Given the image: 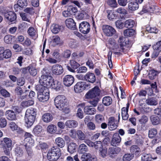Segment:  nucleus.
<instances>
[{
  "label": "nucleus",
  "mask_w": 161,
  "mask_h": 161,
  "mask_svg": "<svg viewBox=\"0 0 161 161\" xmlns=\"http://www.w3.org/2000/svg\"><path fill=\"white\" fill-rule=\"evenodd\" d=\"M146 103L149 105L155 106L158 104V100L155 97H149L146 100Z\"/></svg>",
  "instance_id": "22"
},
{
  "label": "nucleus",
  "mask_w": 161,
  "mask_h": 161,
  "mask_svg": "<svg viewBox=\"0 0 161 161\" xmlns=\"http://www.w3.org/2000/svg\"><path fill=\"white\" fill-rule=\"evenodd\" d=\"M36 90L38 91L37 92V98L41 102H44L47 101L49 99V93L44 92L43 89L40 88L39 90L38 87H36Z\"/></svg>",
  "instance_id": "5"
},
{
  "label": "nucleus",
  "mask_w": 161,
  "mask_h": 161,
  "mask_svg": "<svg viewBox=\"0 0 161 161\" xmlns=\"http://www.w3.org/2000/svg\"><path fill=\"white\" fill-rule=\"evenodd\" d=\"M88 17L87 14L85 12H83L78 14L76 16V18L78 20L85 19Z\"/></svg>",
  "instance_id": "44"
},
{
  "label": "nucleus",
  "mask_w": 161,
  "mask_h": 161,
  "mask_svg": "<svg viewBox=\"0 0 161 161\" xmlns=\"http://www.w3.org/2000/svg\"><path fill=\"white\" fill-rule=\"evenodd\" d=\"M74 80V78L72 75H67L64 77L63 79V82L65 86L69 87L73 83Z\"/></svg>",
  "instance_id": "11"
},
{
  "label": "nucleus",
  "mask_w": 161,
  "mask_h": 161,
  "mask_svg": "<svg viewBox=\"0 0 161 161\" xmlns=\"http://www.w3.org/2000/svg\"><path fill=\"white\" fill-rule=\"evenodd\" d=\"M42 119L44 122L48 123L52 120L53 116L50 113H45L43 115Z\"/></svg>",
  "instance_id": "28"
},
{
  "label": "nucleus",
  "mask_w": 161,
  "mask_h": 161,
  "mask_svg": "<svg viewBox=\"0 0 161 161\" xmlns=\"http://www.w3.org/2000/svg\"><path fill=\"white\" fill-rule=\"evenodd\" d=\"M124 35L126 37H130L135 34V31L133 29H127L124 31Z\"/></svg>",
  "instance_id": "38"
},
{
  "label": "nucleus",
  "mask_w": 161,
  "mask_h": 161,
  "mask_svg": "<svg viewBox=\"0 0 161 161\" xmlns=\"http://www.w3.org/2000/svg\"><path fill=\"white\" fill-rule=\"evenodd\" d=\"M77 136L78 138L80 141L85 140L86 135L81 130H77Z\"/></svg>",
  "instance_id": "40"
},
{
  "label": "nucleus",
  "mask_w": 161,
  "mask_h": 161,
  "mask_svg": "<svg viewBox=\"0 0 161 161\" xmlns=\"http://www.w3.org/2000/svg\"><path fill=\"white\" fill-rule=\"evenodd\" d=\"M77 134V130H76L75 129L70 130L69 135L72 138L74 139L76 138Z\"/></svg>",
  "instance_id": "59"
},
{
  "label": "nucleus",
  "mask_w": 161,
  "mask_h": 161,
  "mask_svg": "<svg viewBox=\"0 0 161 161\" xmlns=\"http://www.w3.org/2000/svg\"><path fill=\"white\" fill-rule=\"evenodd\" d=\"M153 47L154 49L161 51V38L153 46Z\"/></svg>",
  "instance_id": "60"
},
{
  "label": "nucleus",
  "mask_w": 161,
  "mask_h": 161,
  "mask_svg": "<svg viewBox=\"0 0 161 161\" xmlns=\"http://www.w3.org/2000/svg\"><path fill=\"white\" fill-rule=\"evenodd\" d=\"M36 109L33 108H29L26 110L25 116L27 117H31L32 116L36 118Z\"/></svg>",
  "instance_id": "27"
},
{
  "label": "nucleus",
  "mask_w": 161,
  "mask_h": 161,
  "mask_svg": "<svg viewBox=\"0 0 161 161\" xmlns=\"http://www.w3.org/2000/svg\"><path fill=\"white\" fill-rule=\"evenodd\" d=\"M61 86V82L57 80L54 81L53 80V82L52 83V85H51L52 88L57 91L60 90Z\"/></svg>",
  "instance_id": "31"
},
{
  "label": "nucleus",
  "mask_w": 161,
  "mask_h": 161,
  "mask_svg": "<svg viewBox=\"0 0 161 161\" xmlns=\"http://www.w3.org/2000/svg\"><path fill=\"white\" fill-rule=\"evenodd\" d=\"M46 60L51 64H56L57 62V61L56 59L53 58L49 56H46Z\"/></svg>",
  "instance_id": "63"
},
{
  "label": "nucleus",
  "mask_w": 161,
  "mask_h": 161,
  "mask_svg": "<svg viewBox=\"0 0 161 161\" xmlns=\"http://www.w3.org/2000/svg\"><path fill=\"white\" fill-rule=\"evenodd\" d=\"M134 157V155L131 153L125 154L123 156V161H130Z\"/></svg>",
  "instance_id": "46"
},
{
  "label": "nucleus",
  "mask_w": 161,
  "mask_h": 161,
  "mask_svg": "<svg viewBox=\"0 0 161 161\" xmlns=\"http://www.w3.org/2000/svg\"><path fill=\"white\" fill-rule=\"evenodd\" d=\"M102 28L104 34L107 36H112L116 33L115 30L111 26L107 25H103Z\"/></svg>",
  "instance_id": "7"
},
{
  "label": "nucleus",
  "mask_w": 161,
  "mask_h": 161,
  "mask_svg": "<svg viewBox=\"0 0 161 161\" xmlns=\"http://www.w3.org/2000/svg\"><path fill=\"white\" fill-rule=\"evenodd\" d=\"M148 119L147 116L145 115H142L139 119V121L142 125H145L148 121Z\"/></svg>",
  "instance_id": "50"
},
{
  "label": "nucleus",
  "mask_w": 161,
  "mask_h": 161,
  "mask_svg": "<svg viewBox=\"0 0 161 161\" xmlns=\"http://www.w3.org/2000/svg\"><path fill=\"white\" fill-rule=\"evenodd\" d=\"M61 27L57 24H53L51 27V31L53 33L56 34L58 33L60 30Z\"/></svg>",
  "instance_id": "33"
},
{
  "label": "nucleus",
  "mask_w": 161,
  "mask_h": 161,
  "mask_svg": "<svg viewBox=\"0 0 161 161\" xmlns=\"http://www.w3.org/2000/svg\"><path fill=\"white\" fill-rule=\"evenodd\" d=\"M84 82L81 81L78 82L74 86V90L75 92L80 93L84 90V85H85Z\"/></svg>",
  "instance_id": "18"
},
{
  "label": "nucleus",
  "mask_w": 161,
  "mask_h": 161,
  "mask_svg": "<svg viewBox=\"0 0 161 161\" xmlns=\"http://www.w3.org/2000/svg\"><path fill=\"white\" fill-rule=\"evenodd\" d=\"M65 125L68 127L70 128H75L77 126L78 122L74 120H69L65 123Z\"/></svg>",
  "instance_id": "21"
},
{
  "label": "nucleus",
  "mask_w": 161,
  "mask_h": 161,
  "mask_svg": "<svg viewBox=\"0 0 161 161\" xmlns=\"http://www.w3.org/2000/svg\"><path fill=\"white\" fill-rule=\"evenodd\" d=\"M34 102L32 100H29L27 101H23L21 103L20 105L23 108L27 107L33 105Z\"/></svg>",
  "instance_id": "43"
},
{
  "label": "nucleus",
  "mask_w": 161,
  "mask_h": 161,
  "mask_svg": "<svg viewBox=\"0 0 161 161\" xmlns=\"http://www.w3.org/2000/svg\"><path fill=\"white\" fill-rule=\"evenodd\" d=\"M150 119L152 124L153 125H157L160 123V119L158 117L155 115H151L150 117Z\"/></svg>",
  "instance_id": "29"
},
{
  "label": "nucleus",
  "mask_w": 161,
  "mask_h": 161,
  "mask_svg": "<svg viewBox=\"0 0 161 161\" xmlns=\"http://www.w3.org/2000/svg\"><path fill=\"white\" fill-rule=\"evenodd\" d=\"M125 47L124 46L123 44H119V45L116 44L113 47V50L114 51V54L120 55L121 54V52L125 53L126 51Z\"/></svg>",
  "instance_id": "10"
},
{
  "label": "nucleus",
  "mask_w": 161,
  "mask_h": 161,
  "mask_svg": "<svg viewBox=\"0 0 161 161\" xmlns=\"http://www.w3.org/2000/svg\"><path fill=\"white\" fill-rule=\"evenodd\" d=\"M55 143L57 146L61 147H63L65 145V142L63 138L61 137H57L55 140Z\"/></svg>",
  "instance_id": "35"
},
{
  "label": "nucleus",
  "mask_w": 161,
  "mask_h": 161,
  "mask_svg": "<svg viewBox=\"0 0 161 161\" xmlns=\"http://www.w3.org/2000/svg\"><path fill=\"white\" fill-rule=\"evenodd\" d=\"M9 125L10 129L13 131L16 130L18 128L17 125L15 122L13 121L10 122Z\"/></svg>",
  "instance_id": "58"
},
{
  "label": "nucleus",
  "mask_w": 161,
  "mask_h": 161,
  "mask_svg": "<svg viewBox=\"0 0 161 161\" xmlns=\"http://www.w3.org/2000/svg\"><path fill=\"white\" fill-rule=\"evenodd\" d=\"M81 160V161H96L97 159L95 157H92L90 154L86 153L82 155Z\"/></svg>",
  "instance_id": "17"
},
{
  "label": "nucleus",
  "mask_w": 161,
  "mask_h": 161,
  "mask_svg": "<svg viewBox=\"0 0 161 161\" xmlns=\"http://www.w3.org/2000/svg\"><path fill=\"white\" fill-rule=\"evenodd\" d=\"M42 127L40 125H37L34 128L33 132L36 135L39 134L42 131Z\"/></svg>",
  "instance_id": "52"
},
{
  "label": "nucleus",
  "mask_w": 161,
  "mask_h": 161,
  "mask_svg": "<svg viewBox=\"0 0 161 161\" xmlns=\"http://www.w3.org/2000/svg\"><path fill=\"white\" fill-rule=\"evenodd\" d=\"M120 151V149L119 147L112 148L109 149L108 152L110 154L113 155L118 153Z\"/></svg>",
  "instance_id": "53"
},
{
  "label": "nucleus",
  "mask_w": 161,
  "mask_h": 161,
  "mask_svg": "<svg viewBox=\"0 0 161 161\" xmlns=\"http://www.w3.org/2000/svg\"><path fill=\"white\" fill-rule=\"evenodd\" d=\"M27 5V3L26 0H18L17 2V4L14 6V8H17L19 6L21 8H24Z\"/></svg>",
  "instance_id": "34"
},
{
  "label": "nucleus",
  "mask_w": 161,
  "mask_h": 161,
  "mask_svg": "<svg viewBox=\"0 0 161 161\" xmlns=\"http://www.w3.org/2000/svg\"><path fill=\"white\" fill-rule=\"evenodd\" d=\"M121 141V138L118 133H114L112 137L110 144L112 146L116 147L119 145Z\"/></svg>",
  "instance_id": "9"
},
{
  "label": "nucleus",
  "mask_w": 161,
  "mask_h": 161,
  "mask_svg": "<svg viewBox=\"0 0 161 161\" xmlns=\"http://www.w3.org/2000/svg\"><path fill=\"white\" fill-rule=\"evenodd\" d=\"M28 70L30 75L33 76H35L37 74V70L34 67H29Z\"/></svg>",
  "instance_id": "51"
},
{
  "label": "nucleus",
  "mask_w": 161,
  "mask_h": 161,
  "mask_svg": "<svg viewBox=\"0 0 161 161\" xmlns=\"http://www.w3.org/2000/svg\"><path fill=\"white\" fill-rule=\"evenodd\" d=\"M157 133V131L156 129H151L149 130L148 136L149 138H152L155 136Z\"/></svg>",
  "instance_id": "48"
},
{
  "label": "nucleus",
  "mask_w": 161,
  "mask_h": 161,
  "mask_svg": "<svg viewBox=\"0 0 161 161\" xmlns=\"http://www.w3.org/2000/svg\"><path fill=\"white\" fill-rule=\"evenodd\" d=\"M130 152L131 154H135V155L137 156L140 154L141 150L140 148L136 145H133L131 146L130 148Z\"/></svg>",
  "instance_id": "25"
},
{
  "label": "nucleus",
  "mask_w": 161,
  "mask_h": 161,
  "mask_svg": "<svg viewBox=\"0 0 161 161\" xmlns=\"http://www.w3.org/2000/svg\"><path fill=\"white\" fill-rule=\"evenodd\" d=\"M0 12L5 19L10 22L14 21L16 19V14L13 11H9L7 7H3L0 10Z\"/></svg>",
  "instance_id": "4"
},
{
  "label": "nucleus",
  "mask_w": 161,
  "mask_h": 161,
  "mask_svg": "<svg viewBox=\"0 0 161 161\" xmlns=\"http://www.w3.org/2000/svg\"><path fill=\"white\" fill-rule=\"evenodd\" d=\"M94 147L97 149L100 150L102 149L103 145L101 141H96L94 142Z\"/></svg>",
  "instance_id": "56"
},
{
  "label": "nucleus",
  "mask_w": 161,
  "mask_h": 161,
  "mask_svg": "<svg viewBox=\"0 0 161 161\" xmlns=\"http://www.w3.org/2000/svg\"><path fill=\"white\" fill-rule=\"evenodd\" d=\"M66 25L67 27L74 30L76 29V25L74 20L71 18L67 19L65 21Z\"/></svg>",
  "instance_id": "15"
},
{
  "label": "nucleus",
  "mask_w": 161,
  "mask_h": 161,
  "mask_svg": "<svg viewBox=\"0 0 161 161\" xmlns=\"http://www.w3.org/2000/svg\"><path fill=\"white\" fill-rule=\"evenodd\" d=\"M61 155L60 149L56 146L53 147L49 151L47 154V158L50 161H55Z\"/></svg>",
  "instance_id": "3"
},
{
  "label": "nucleus",
  "mask_w": 161,
  "mask_h": 161,
  "mask_svg": "<svg viewBox=\"0 0 161 161\" xmlns=\"http://www.w3.org/2000/svg\"><path fill=\"white\" fill-rule=\"evenodd\" d=\"M68 9L71 15L73 14L74 15L78 11L77 9L76 8L71 6H69L68 7Z\"/></svg>",
  "instance_id": "61"
},
{
  "label": "nucleus",
  "mask_w": 161,
  "mask_h": 161,
  "mask_svg": "<svg viewBox=\"0 0 161 161\" xmlns=\"http://www.w3.org/2000/svg\"><path fill=\"white\" fill-rule=\"evenodd\" d=\"M12 56V53L11 51L9 49H6L4 50L3 52V54L2 55V59H0V60H3L4 58H8L11 57Z\"/></svg>",
  "instance_id": "36"
},
{
  "label": "nucleus",
  "mask_w": 161,
  "mask_h": 161,
  "mask_svg": "<svg viewBox=\"0 0 161 161\" xmlns=\"http://www.w3.org/2000/svg\"><path fill=\"white\" fill-rule=\"evenodd\" d=\"M85 80L90 83H94L96 81V77L94 74L88 72L84 76Z\"/></svg>",
  "instance_id": "14"
},
{
  "label": "nucleus",
  "mask_w": 161,
  "mask_h": 161,
  "mask_svg": "<svg viewBox=\"0 0 161 161\" xmlns=\"http://www.w3.org/2000/svg\"><path fill=\"white\" fill-rule=\"evenodd\" d=\"M84 112L87 114L93 115L96 113V109L91 106H87L84 108Z\"/></svg>",
  "instance_id": "20"
},
{
  "label": "nucleus",
  "mask_w": 161,
  "mask_h": 161,
  "mask_svg": "<svg viewBox=\"0 0 161 161\" xmlns=\"http://www.w3.org/2000/svg\"><path fill=\"white\" fill-rule=\"evenodd\" d=\"M129 107V104L127 103L126 107H123L121 109V114L122 119L124 120H126L129 117L128 114V109Z\"/></svg>",
  "instance_id": "19"
},
{
  "label": "nucleus",
  "mask_w": 161,
  "mask_h": 161,
  "mask_svg": "<svg viewBox=\"0 0 161 161\" xmlns=\"http://www.w3.org/2000/svg\"><path fill=\"white\" fill-rule=\"evenodd\" d=\"M60 42V39L58 36H54L52 37L51 40L50 42V44L55 47L57 45L59 44Z\"/></svg>",
  "instance_id": "24"
},
{
  "label": "nucleus",
  "mask_w": 161,
  "mask_h": 161,
  "mask_svg": "<svg viewBox=\"0 0 161 161\" xmlns=\"http://www.w3.org/2000/svg\"><path fill=\"white\" fill-rule=\"evenodd\" d=\"M15 154L17 157H21L23 153V151L22 149L19 147H17L15 149Z\"/></svg>",
  "instance_id": "42"
},
{
  "label": "nucleus",
  "mask_w": 161,
  "mask_h": 161,
  "mask_svg": "<svg viewBox=\"0 0 161 161\" xmlns=\"http://www.w3.org/2000/svg\"><path fill=\"white\" fill-rule=\"evenodd\" d=\"M79 29L80 32L84 34H87L90 31V25L88 22L83 21L80 24Z\"/></svg>",
  "instance_id": "8"
},
{
  "label": "nucleus",
  "mask_w": 161,
  "mask_h": 161,
  "mask_svg": "<svg viewBox=\"0 0 161 161\" xmlns=\"http://www.w3.org/2000/svg\"><path fill=\"white\" fill-rule=\"evenodd\" d=\"M70 65L74 69H76L80 66V64L74 60L70 61Z\"/></svg>",
  "instance_id": "57"
},
{
  "label": "nucleus",
  "mask_w": 161,
  "mask_h": 161,
  "mask_svg": "<svg viewBox=\"0 0 161 161\" xmlns=\"http://www.w3.org/2000/svg\"><path fill=\"white\" fill-rule=\"evenodd\" d=\"M24 141L26 143L25 147H32L34 145V141L32 138H25Z\"/></svg>",
  "instance_id": "37"
},
{
  "label": "nucleus",
  "mask_w": 161,
  "mask_h": 161,
  "mask_svg": "<svg viewBox=\"0 0 161 161\" xmlns=\"http://www.w3.org/2000/svg\"><path fill=\"white\" fill-rule=\"evenodd\" d=\"M7 118L9 120H14L16 119V114L13 111L8 110L6 111Z\"/></svg>",
  "instance_id": "26"
},
{
  "label": "nucleus",
  "mask_w": 161,
  "mask_h": 161,
  "mask_svg": "<svg viewBox=\"0 0 161 161\" xmlns=\"http://www.w3.org/2000/svg\"><path fill=\"white\" fill-rule=\"evenodd\" d=\"M158 74V72L154 70H150L148 76L151 80L154 79Z\"/></svg>",
  "instance_id": "49"
},
{
  "label": "nucleus",
  "mask_w": 161,
  "mask_h": 161,
  "mask_svg": "<svg viewBox=\"0 0 161 161\" xmlns=\"http://www.w3.org/2000/svg\"><path fill=\"white\" fill-rule=\"evenodd\" d=\"M67 102V99L63 95H59L54 99L55 104L56 108L65 113H68L69 111Z\"/></svg>",
  "instance_id": "2"
},
{
  "label": "nucleus",
  "mask_w": 161,
  "mask_h": 161,
  "mask_svg": "<svg viewBox=\"0 0 161 161\" xmlns=\"http://www.w3.org/2000/svg\"><path fill=\"white\" fill-rule=\"evenodd\" d=\"M27 33L29 36L34 39L37 37L36 31L33 27H30L28 30Z\"/></svg>",
  "instance_id": "23"
},
{
  "label": "nucleus",
  "mask_w": 161,
  "mask_h": 161,
  "mask_svg": "<svg viewBox=\"0 0 161 161\" xmlns=\"http://www.w3.org/2000/svg\"><path fill=\"white\" fill-rule=\"evenodd\" d=\"M52 71L53 74L59 75L63 73L64 69L61 65L58 64H56L52 66Z\"/></svg>",
  "instance_id": "12"
},
{
  "label": "nucleus",
  "mask_w": 161,
  "mask_h": 161,
  "mask_svg": "<svg viewBox=\"0 0 161 161\" xmlns=\"http://www.w3.org/2000/svg\"><path fill=\"white\" fill-rule=\"evenodd\" d=\"M151 158L149 154L144 153L142 157V161H151Z\"/></svg>",
  "instance_id": "55"
},
{
  "label": "nucleus",
  "mask_w": 161,
  "mask_h": 161,
  "mask_svg": "<svg viewBox=\"0 0 161 161\" xmlns=\"http://www.w3.org/2000/svg\"><path fill=\"white\" fill-rule=\"evenodd\" d=\"M107 2L108 5L112 7H116L117 5L115 0H108Z\"/></svg>",
  "instance_id": "64"
},
{
  "label": "nucleus",
  "mask_w": 161,
  "mask_h": 161,
  "mask_svg": "<svg viewBox=\"0 0 161 161\" xmlns=\"http://www.w3.org/2000/svg\"><path fill=\"white\" fill-rule=\"evenodd\" d=\"M112 102V98L109 96L103 97L102 99V103L105 106H108L111 105Z\"/></svg>",
  "instance_id": "30"
},
{
  "label": "nucleus",
  "mask_w": 161,
  "mask_h": 161,
  "mask_svg": "<svg viewBox=\"0 0 161 161\" xmlns=\"http://www.w3.org/2000/svg\"><path fill=\"white\" fill-rule=\"evenodd\" d=\"M42 73L43 74L41 76L39 80L41 85L37 87L39 88V90L40 88L44 89V87L50 88L53 82V78L45 72V70L44 69H43Z\"/></svg>",
  "instance_id": "1"
},
{
  "label": "nucleus",
  "mask_w": 161,
  "mask_h": 161,
  "mask_svg": "<svg viewBox=\"0 0 161 161\" xmlns=\"http://www.w3.org/2000/svg\"><path fill=\"white\" fill-rule=\"evenodd\" d=\"M88 151L87 147L84 144L80 145L79 147L78 152L81 153H84Z\"/></svg>",
  "instance_id": "39"
},
{
  "label": "nucleus",
  "mask_w": 161,
  "mask_h": 161,
  "mask_svg": "<svg viewBox=\"0 0 161 161\" xmlns=\"http://www.w3.org/2000/svg\"><path fill=\"white\" fill-rule=\"evenodd\" d=\"M35 118L33 116L27 117L25 116V125L28 128L31 127L33 124Z\"/></svg>",
  "instance_id": "16"
},
{
  "label": "nucleus",
  "mask_w": 161,
  "mask_h": 161,
  "mask_svg": "<svg viewBox=\"0 0 161 161\" xmlns=\"http://www.w3.org/2000/svg\"><path fill=\"white\" fill-rule=\"evenodd\" d=\"M77 145L74 142L70 143L68 145V151L69 153H72L75 152Z\"/></svg>",
  "instance_id": "32"
},
{
  "label": "nucleus",
  "mask_w": 161,
  "mask_h": 161,
  "mask_svg": "<svg viewBox=\"0 0 161 161\" xmlns=\"http://www.w3.org/2000/svg\"><path fill=\"white\" fill-rule=\"evenodd\" d=\"M47 130V131L50 133H54L57 130V127L55 125L51 124L48 126Z\"/></svg>",
  "instance_id": "47"
},
{
  "label": "nucleus",
  "mask_w": 161,
  "mask_h": 161,
  "mask_svg": "<svg viewBox=\"0 0 161 161\" xmlns=\"http://www.w3.org/2000/svg\"><path fill=\"white\" fill-rule=\"evenodd\" d=\"M3 141L8 148L11 147L12 144V141L10 138H4L3 139Z\"/></svg>",
  "instance_id": "54"
},
{
  "label": "nucleus",
  "mask_w": 161,
  "mask_h": 161,
  "mask_svg": "<svg viewBox=\"0 0 161 161\" xmlns=\"http://www.w3.org/2000/svg\"><path fill=\"white\" fill-rule=\"evenodd\" d=\"M108 125L109 129L113 130L116 129L118 127L117 121L114 117H110L108 119Z\"/></svg>",
  "instance_id": "13"
},
{
  "label": "nucleus",
  "mask_w": 161,
  "mask_h": 161,
  "mask_svg": "<svg viewBox=\"0 0 161 161\" xmlns=\"http://www.w3.org/2000/svg\"><path fill=\"white\" fill-rule=\"evenodd\" d=\"M135 24V22L133 20L129 19L125 22V25L127 28H131L133 27Z\"/></svg>",
  "instance_id": "45"
},
{
  "label": "nucleus",
  "mask_w": 161,
  "mask_h": 161,
  "mask_svg": "<svg viewBox=\"0 0 161 161\" xmlns=\"http://www.w3.org/2000/svg\"><path fill=\"white\" fill-rule=\"evenodd\" d=\"M128 8L131 10H135L137 9L139 7L138 4L135 2H131L129 3Z\"/></svg>",
  "instance_id": "41"
},
{
  "label": "nucleus",
  "mask_w": 161,
  "mask_h": 161,
  "mask_svg": "<svg viewBox=\"0 0 161 161\" xmlns=\"http://www.w3.org/2000/svg\"><path fill=\"white\" fill-rule=\"evenodd\" d=\"M12 36L10 35L6 36L4 38V42L7 44H10L12 42Z\"/></svg>",
  "instance_id": "62"
},
{
  "label": "nucleus",
  "mask_w": 161,
  "mask_h": 161,
  "mask_svg": "<svg viewBox=\"0 0 161 161\" xmlns=\"http://www.w3.org/2000/svg\"><path fill=\"white\" fill-rule=\"evenodd\" d=\"M100 93V90L98 87L96 86L87 93L86 97L87 99L96 97L99 96Z\"/></svg>",
  "instance_id": "6"
}]
</instances>
